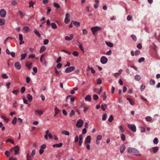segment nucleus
<instances>
[{
    "instance_id": "1",
    "label": "nucleus",
    "mask_w": 160,
    "mask_h": 160,
    "mask_svg": "<svg viewBox=\"0 0 160 160\" xmlns=\"http://www.w3.org/2000/svg\"><path fill=\"white\" fill-rule=\"evenodd\" d=\"M127 151L129 155L138 157H140L141 156L139 151L135 148L129 147L128 148Z\"/></svg>"
},
{
    "instance_id": "2",
    "label": "nucleus",
    "mask_w": 160,
    "mask_h": 160,
    "mask_svg": "<svg viewBox=\"0 0 160 160\" xmlns=\"http://www.w3.org/2000/svg\"><path fill=\"white\" fill-rule=\"evenodd\" d=\"M128 128L133 132H135L136 131V128L134 124H129L128 125Z\"/></svg>"
},
{
    "instance_id": "3",
    "label": "nucleus",
    "mask_w": 160,
    "mask_h": 160,
    "mask_svg": "<svg viewBox=\"0 0 160 160\" xmlns=\"http://www.w3.org/2000/svg\"><path fill=\"white\" fill-rule=\"evenodd\" d=\"M91 30L92 34L94 35L95 34V33L97 31L101 30V28L97 26L93 27L91 28Z\"/></svg>"
},
{
    "instance_id": "4",
    "label": "nucleus",
    "mask_w": 160,
    "mask_h": 160,
    "mask_svg": "<svg viewBox=\"0 0 160 160\" xmlns=\"http://www.w3.org/2000/svg\"><path fill=\"white\" fill-rule=\"evenodd\" d=\"M70 98V103L72 105L74 103L75 98L73 97H72L71 95H68L67 96L66 98V101H67L68 99Z\"/></svg>"
},
{
    "instance_id": "5",
    "label": "nucleus",
    "mask_w": 160,
    "mask_h": 160,
    "mask_svg": "<svg viewBox=\"0 0 160 160\" xmlns=\"http://www.w3.org/2000/svg\"><path fill=\"white\" fill-rule=\"evenodd\" d=\"M75 69V68L74 66L70 67L67 68L65 70V72L66 73H69L73 71Z\"/></svg>"
},
{
    "instance_id": "6",
    "label": "nucleus",
    "mask_w": 160,
    "mask_h": 160,
    "mask_svg": "<svg viewBox=\"0 0 160 160\" xmlns=\"http://www.w3.org/2000/svg\"><path fill=\"white\" fill-rule=\"evenodd\" d=\"M70 15L69 13H67L65 15V18L64 20L65 23L68 24L70 22Z\"/></svg>"
},
{
    "instance_id": "7",
    "label": "nucleus",
    "mask_w": 160,
    "mask_h": 160,
    "mask_svg": "<svg viewBox=\"0 0 160 160\" xmlns=\"http://www.w3.org/2000/svg\"><path fill=\"white\" fill-rule=\"evenodd\" d=\"M83 123V121L81 119H79L78 121L76 126L78 128H81L82 126Z\"/></svg>"
},
{
    "instance_id": "8",
    "label": "nucleus",
    "mask_w": 160,
    "mask_h": 160,
    "mask_svg": "<svg viewBox=\"0 0 160 160\" xmlns=\"http://www.w3.org/2000/svg\"><path fill=\"white\" fill-rule=\"evenodd\" d=\"M108 59L105 56H102L100 59V62L101 63L103 64L106 63L108 62Z\"/></svg>"
},
{
    "instance_id": "9",
    "label": "nucleus",
    "mask_w": 160,
    "mask_h": 160,
    "mask_svg": "<svg viewBox=\"0 0 160 160\" xmlns=\"http://www.w3.org/2000/svg\"><path fill=\"white\" fill-rule=\"evenodd\" d=\"M6 14V12L5 10L3 9H2L0 10V16L2 18H4L5 17Z\"/></svg>"
},
{
    "instance_id": "10",
    "label": "nucleus",
    "mask_w": 160,
    "mask_h": 160,
    "mask_svg": "<svg viewBox=\"0 0 160 160\" xmlns=\"http://www.w3.org/2000/svg\"><path fill=\"white\" fill-rule=\"evenodd\" d=\"M14 67L17 70H20L21 68V65L19 62H17L14 63Z\"/></svg>"
},
{
    "instance_id": "11",
    "label": "nucleus",
    "mask_w": 160,
    "mask_h": 160,
    "mask_svg": "<svg viewBox=\"0 0 160 160\" xmlns=\"http://www.w3.org/2000/svg\"><path fill=\"white\" fill-rule=\"evenodd\" d=\"M20 150V148L18 145L16 146L13 148V150L15 152V155H16L19 153V151Z\"/></svg>"
},
{
    "instance_id": "12",
    "label": "nucleus",
    "mask_w": 160,
    "mask_h": 160,
    "mask_svg": "<svg viewBox=\"0 0 160 160\" xmlns=\"http://www.w3.org/2000/svg\"><path fill=\"white\" fill-rule=\"evenodd\" d=\"M91 138L90 136L88 135V136L86 138L85 141V143H89L91 142Z\"/></svg>"
},
{
    "instance_id": "13",
    "label": "nucleus",
    "mask_w": 160,
    "mask_h": 160,
    "mask_svg": "<svg viewBox=\"0 0 160 160\" xmlns=\"http://www.w3.org/2000/svg\"><path fill=\"white\" fill-rule=\"evenodd\" d=\"M126 149V147L125 145L124 144H122L121 145L120 148V152L121 153L123 152Z\"/></svg>"
},
{
    "instance_id": "14",
    "label": "nucleus",
    "mask_w": 160,
    "mask_h": 160,
    "mask_svg": "<svg viewBox=\"0 0 160 160\" xmlns=\"http://www.w3.org/2000/svg\"><path fill=\"white\" fill-rule=\"evenodd\" d=\"M35 112L36 114L40 116L41 115L43 114V111L39 110H35Z\"/></svg>"
},
{
    "instance_id": "15",
    "label": "nucleus",
    "mask_w": 160,
    "mask_h": 160,
    "mask_svg": "<svg viewBox=\"0 0 160 160\" xmlns=\"http://www.w3.org/2000/svg\"><path fill=\"white\" fill-rule=\"evenodd\" d=\"M32 63L29 62H27L25 64V66L27 67L28 69H30L32 67Z\"/></svg>"
},
{
    "instance_id": "16",
    "label": "nucleus",
    "mask_w": 160,
    "mask_h": 160,
    "mask_svg": "<svg viewBox=\"0 0 160 160\" xmlns=\"http://www.w3.org/2000/svg\"><path fill=\"white\" fill-rule=\"evenodd\" d=\"M74 35L73 34H72L70 35L69 37L68 36H66L65 39L67 41H70L72 40L73 38Z\"/></svg>"
},
{
    "instance_id": "17",
    "label": "nucleus",
    "mask_w": 160,
    "mask_h": 160,
    "mask_svg": "<svg viewBox=\"0 0 160 160\" xmlns=\"http://www.w3.org/2000/svg\"><path fill=\"white\" fill-rule=\"evenodd\" d=\"M90 70H91V72L93 74L95 73V71L93 69V68L92 67L90 68L89 66H88V67L87 71H89Z\"/></svg>"
},
{
    "instance_id": "18",
    "label": "nucleus",
    "mask_w": 160,
    "mask_h": 160,
    "mask_svg": "<svg viewBox=\"0 0 160 160\" xmlns=\"http://www.w3.org/2000/svg\"><path fill=\"white\" fill-rule=\"evenodd\" d=\"M127 99L128 101L132 105H134V104H135V103L134 102V101H133V100L129 98H127Z\"/></svg>"
},
{
    "instance_id": "19",
    "label": "nucleus",
    "mask_w": 160,
    "mask_h": 160,
    "mask_svg": "<svg viewBox=\"0 0 160 160\" xmlns=\"http://www.w3.org/2000/svg\"><path fill=\"white\" fill-rule=\"evenodd\" d=\"M63 145L62 143H60L58 144H56L53 145V147L54 148L55 147L60 148Z\"/></svg>"
},
{
    "instance_id": "20",
    "label": "nucleus",
    "mask_w": 160,
    "mask_h": 160,
    "mask_svg": "<svg viewBox=\"0 0 160 160\" xmlns=\"http://www.w3.org/2000/svg\"><path fill=\"white\" fill-rule=\"evenodd\" d=\"M72 22L73 23V24L74 26L77 27H79L80 25V23L78 22L72 21Z\"/></svg>"
},
{
    "instance_id": "21",
    "label": "nucleus",
    "mask_w": 160,
    "mask_h": 160,
    "mask_svg": "<svg viewBox=\"0 0 160 160\" xmlns=\"http://www.w3.org/2000/svg\"><path fill=\"white\" fill-rule=\"evenodd\" d=\"M5 21L3 18L0 19V26H3L5 24Z\"/></svg>"
},
{
    "instance_id": "22",
    "label": "nucleus",
    "mask_w": 160,
    "mask_h": 160,
    "mask_svg": "<svg viewBox=\"0 0 160 160\" xmlns=\"http://www.w3.org/2000/svg\"><path fill=\"white\" fill-rule=\"evenodd\" d=\"M46 49V48L45 46H41L39 51L40 53H42L45 51Z\"/></svg>"
},
{
    "instance_id": "23",
    "label": "nucleus",
    "mask_w": 160,
    "mask_h": 160,
    "mask_svg": "<svg viewBox=\"0 0 160 160\" xmlns=\"http://www.w3.org/2000/svg\"><path fill=\"white\" fill-rule=\"evenodd\" d=\"M26 157L27 160H32L33 158V157L30 156L28 153L27 154Z\"/></svg>"
},
{
    "instance_id": "24",
    "label": "nucleus",
    "mask_w": 160,
    "mask_h": 160,
    "mask_svg": "<svg viewBox=\"0 0 160 160\" xmlns=\"http://www.w3.org/2000/svg\"><path fill=\"white\" fill-rule=\"evenodd\" d=\"M22 30L25 32H27L28 31H29L30 32V30H29V28L28 26H24L22 28Z\"/></svg>"
},
{
    "instance_id": "25",
    "label": "nucleus",
    "mask_w": 160,
    "mask_h": 160,
    "mask_svg": "<svg viewBox=\"0 0 160 160\" xmlns=\"http://www.w3.org/2000/svg\"><path fill=\"white\" fill-rule=\"evenodd\" d=\"M61 133L62 134L65 135L67 136H69L70 134L69 132L66 130H63L61 132Z\"/></svg>"
},
{
    "instance_id": "26",
    "label": "nucleus",
    "mask_w": 160,
    "mask_h": 160,
    "mask_svg": "<svg viewBox=\"0 0 160 160\" xmlns=\"http://www.w3.org/2000/svg\"><path fill=\"white\" fill-rule=\"evenodd\" d=\"M158 149L159 148L158 147H154L152 148V151L153 153H155L157 152Z\"/></svg>"
},
{
    "instance_id": "27",
    "label": "nucleus",
    "mask_w": 160,
    "mask_h": 160,
    "mask_svg": "<svg viewBox=\"0 0 160 160\" xmlns=\"http://www.w3.org/2000/svg\"><path fill=\"white\" fill-rule=\"evenodd\" d=\"M85 99L86 101L90 102L91 100V98L90 96L87 95L85 98Z\"/></svg>"
},
{
    "instance_id": "28",
    "label": "nucleus",
    "mask_w": 160,
    "mask_h": 160,
    "mask_svg": "<svg viewBox=\"0 0 160 160\" xmlns=\"http://www.w3.org/2000/svg\"><path fill=\"white\" fill-rule=\"evenodd\" d=\"M54 110L55 113L54 116L55 117L57 114H58L59 112V110L58 108L57 107H56L55 108Z\"/></svg>"
},
{
    "instance_id": "29",
    "label": "nucleus",
    "mask_w": 160,
    "mask_h": 160,
    "mask_svg": "<svg viewBox=\"0 0 160 160\" xmlns=\"http://www.w3.org/2000/svg\"><path fill=\"white\" fill-rule=\"evenodd\" d=\"M107 107V105L106 104H102L101 106V108L103 111L105 110Z\"/></svg>"
},
{
    "instance_id": "30",
    "label": "nucleus",
    "mask_w": 160,
    "mask_h": 160,
    "mask_svg": "<svg viewBox=\"0 0 160 160\" xmlns=\"http://www.w3.org/2000/svg\"><path fill=\"white\" fill-rule=\"evenodd\" d=\"M1 118L4 119V121L6 122H8L9 121V119L8 118H7L6 117L4 116H2Z\"/></svg>"
},
{
    "instance_id": "31",
    "label": "nucleus",
    "mask_w": 160,
    "mask_h": 160,
    "mask_svg": "<svg viewBox=\"0 0 160 160\" xmlns=\"http://www.w3.org/2000/svg\"><path fill=\"white\" fill-rule=\"evenodd\" d=\"M27 99H28L29 102H31L32 99V96L30 94H28L27 96Z\"/></svg>"
},
{
    "instance_id": "32",
    "label": "nucleus",
    "mask_w": 160,
    "mask_h": 160,
    "mask_svg": "<svg viewBox=\"0 0 160 160\" xmlns=\"http://www.w3.org/2000/svg\"><path fill=\"white\" fill-rule=\"evenodd\" d=\"M51 26L52 28L53 29H56L57 28L56 24L54 22L52 23Z\"/></svg>"
},
{
    "instance_id": "33",
    "label": "nucleus",
    "mask_w": 160,
    "mask_h": 160,
    "mask_svg": "<svg viewBox=\"0 0 160 160\" xmlns=\"http://www.w3.org/2000/svg\"><path fill=\"white\" fill-rule=\"evenodd\" d=\"M34 32L35 33V34L38 37H41V35L39 32L37 30V29H35L34 30Z\"/></svg>"
},
{
    "instance_id": "34",
    "label": "nucleus",
    "mask_w": 160,
    "mask_h": 160,
    "mask_svg": "<svg viewBox=\"0 0 160 160\" xmlns=\"http://www.w3.org/2000/svg\"><path fill=\"white\" fill-rule=\"evenodd\" d=\"M27 56L26 53L22 54L21 55V60H22L24 59Z\"/></svg>"
},
{
    "instance_id": "35",
    "label": "nucleus",
    "mask_w": 160,
    "mask_h": 160,
    "mask_svg": "<svg viewBox=\"0 0 160 160\" xmlns=\"http://www.w3.org/2000/svg\"><path fill=\"white\" fill-rule=\"evenodd\" d=\"M102 99L103 100H105L107 98V96L106 95V93L105 92H104L103 94L102 95Z\"/></svg>"
},
{
    "instance_id": "36",
    "label": "nucleus",
    "mask_w": 160,
    "mask_h": 160,
    "mask_svg": "<svg viewBox=\"0 0 160 160\" xmlns=\"http://www.w3.org/2000/svg\"><path fill=\"white\" fill-rule=\"evenodd\" d=\"M120 136L121 140L123 141H124L126 139L125 135L123 134H122Z\"/></svg>"
},
{
    "instance_id": "37",
    "label": "nucleus",
    "mask_w": 160,
    "mask_h": 160,
    "mask_svg": "<svg viewBox=\"0 0 160 160\" xmlns=\"http://www.w3.org/2000/svg\"><path fill=\"white\" fill-rule=\"evenodd\" d=\"M134 78L136 80L139 81L140 80L141 78L139 75H137L135 76Z\"/></svg>"
},
{
    "instance_id": "38",
    "label": "nucleus",
    "mask_w": 160,
    "mask_h": 160,
    "mask_svg": "<svg viewBox=\"0 0 160 160\" xmlns=\"http://www.w3.org/2000/svg\"><path fill=\"white\" fill-rule=\"evenodd\" d=\"M131 37L134 41H136L137 40V38L136 36L134 35H132L131 36Z\"/></svg>"
},
{
    "instance_id": "39",
    "label": "nucleus",
    "mask_w": 160,
    "mask_h": 160,
    "mask_svg": "<svg viewBox=\"0 0 160 160\" xmlns=\"http://www.w3.org/2000/svg\"><path fill=\"white\" fill-rule=\"evenodd\" d=\"M49 132V131L48 130H47L46 132V134L44 136V138L46 140H48V134Z\"/></svg>"
},
{
    "instance_id": "40",
    "label": "nucleus",
    "mask_w": 160,
    "mask_h": 160,
    "mask_svg": "<svg viewBox=\"0 0 160 160\" xmlns=\"http://www.w3.org/2000/svg\"><path fill=\"white\" fill-rule=\"evenodd\" d=\"M18 12L21 18H22L25 16V14H24L22 11L19 10V11Z\"/></svg>"
},
{
    "instance_id": "41",
    "label": "nucleus",
    "mask_w": 160,
    "mask_h": 160,
    "mask_svg": "<svg viewBox=\"0 0 160 160\" xmlns=\"http://www.w3.org/2000/svg\"><path fill=\"white\" fill-rule=\"evenodd\" d=\"M107 117V115L106 113L104 114L103 116L102 117V120L103 121L105 120Z\"/></svg>"
},
{
    "instance_id": "42",
    "label": "nucleus",
    "mask_w": 160,
    "mask_h": 160,
    "mask_svg": "<svg viewBox=\"0 0 160 160\" xmlns=\"http://www.w3.org/2000/svg\"><path fill=\"white\" fill-rule=\"evenodd\" d=\"M107 45L110 47H112L113 46V44L112 43L110 42H106Z\"/></svg>"
},
{
    "instance_id": "43",
    "label": "nucleus",
    "mask_w": 160,
    "mask_h": 160,
    "mask_svg": "<svg viewBox=\"0 0 160 160\" xmlns=\"http://www.w3.org/2000/svg\"><path fill=\"white\" fill-rule=\"evenodd\" d=\"M93 98L94 100L96 101L98 99V97L97 95L96 94H94L93 95Z\"/></svg>"
},
{
    "instance_id": "44",
    "label": "nucleus",
    "mask_w": 160,
    "mask_h": 160,
    "mask_svg": "<svg viewBox=\"0 0 160 160\" xmlns=\"http://www.w3.org/2000/svg\"><path fill=\"white\" fill-rule=\"evenodd\" d=\"M9 142H10V143L12 144H13L14 143V142L11 139H9L6 141V143H8Z\"/></svg>"
},
{
    "instance_id": "45",
    "label": "nucleus",
    "mask_w": 160,
    "mask_h": 160,
    "mask_svg": "<svg viewBox=\"0 0 160 160\" xmlns=\"http://www.w3.org/2000/svg\"><path fill=\"white\" fill-rule=\"evenodd\" d=\"M17 120V118L16 117H15L13 119L12 121V123L14 125L16 123Z\"/></svg>"
},
{
    "instance_id": "46",
    "label": "nucleus",
    "mask_w": 160,
    "mask_h": 160,
    "mask_svg": "<svg viewBox=\"0 0 160 160\" xmlns=\"http://www.w3.org/2000/svg\"><path fill=\"white\" fill-rule=\"evenodd\" d=\"M75 112L74 110H72L69 114V115L71 117H72L75 115Z\"/></svg>"
},
{
    "instance_id": "47",
    "label": "nucleus",
    "mask_w": 160,
    "mask_h": 160,
    "mask_svg": "<svg viewBox=\"0 0 160 160\" xmlns=\"http://www.w3.org/2000/svg\"><path fill=\"white\" fill-rule=\"evenodd\" d=\"M113 119V116L112 115H111L109 117L108 120L109 122H111Z\"/></svg>"
},
{
    "instance_id": "48",
    "label": "nucleus",
    "mask_w": 160,
    "mask_h": 160,
    "mask_svg": "<svg viewBox=\"0 0 160 160\" xmlns=\"http://www.w3.org/2000/svg\"><path fill=\"white\" fill-rule=\"evenodd\" d=\"M53 5L55 7L58 8H59L60 7V5L58 3L56 2H54V3Z\"/></svg>"
},
{
    "instance_id": "49",
    "label": "nucleus",
    "mask_w": 160,
    "mask_h": 160,
    "mask_svg": "<svg viewBox=\"0 0 160 160\" xmlns=\"http://www.w3.org/2000/svg\"><path fill=\"white\" fill-rule=\"evenodd\" d=\"M146 120L148 122H150L152 120L150 116H147L146 118Z\"/></svg>"
},
{
    "instance_id": "50",
    "label": "nucleus",
    "mask_w": 160,
    "mask_h": 160,
    "mask_svg": "<svg viewBox=\"0 0 160 160\" xmlns=\"http://www.w3.org/2000/svg\"><path fill=\"white\" fill-rule=\"evenodd\" d=\"M1 77L3 78V79H5V78H8V77L7 76V75L6 74H3L1 75Z\"/></svg>"
},
{
    "instance_id": "51",
    "label": "nucleus",
    "mask_w": 160,
    "mask_h": 160,
    "mask_svg": "<svg viewBox=\"0 0 160 160\" xmlns=\"http://www.w3.org/2000/svg\"><path fill=\"white\" fill-rule=\"evenodd\" d=\"M140 128L141 132H145L146 130L144 128L142 127H140Z\"/></svg>"
},
{
    "instance_id": "52",
    "label": "nucleus",
    "mask_w": 160,
    "mask_h": 160,
    "mask_svg": "<svg viewBox=\"0 0 160 160\" xmlns=\"http://www.w3.org/2000/svg\"><path fill=\"white\" fill-rule=\"evenodd\" d=\"M150 85H154L155 84V81L152 79H151L150 81Z\"/></svg>"
},
{
    "instance_id": "53",
    "label": "nucleus",
    "mask_w": 160,
    "mask_h": 160,
    "mask_svg": "<svg viewBox=\"0 0 160 160\" xmlns=\"http://www.w3.org/2000/svg\"><path fill=\"white\" fill-rule=\"evenodd\" d=\"M72 54L75 56L77 57L78 56L79 53L78 52L75 51L73 52Z\"/></svg>"
},
{
    "instance_id": "54",
    "label": "nucleus",
    "mask_w": 160,
    "mask_h": 160,
    "mask_svg": "<svg viewBox=\"0 0 160 160\" xmlns=\"http://www.w3.org/2000/svg\"><path fill=\"white\" fill-rule=\"evenodd\" d=\"M102 136L101 135H98L96 138V139L98 140H101L102 139Z\"/></svg>"
},
{
    "instance_id": "55",
    "label": "nucleus",
    "mask_w": 160,
    "mask_h": 160,
    "mask_svg": "<svg viewBox=\"0 0 160 160\" xmlns=\"http://www.w3.org/2000/svg\"><path fill=\"white\" fill-rule=\"evenodd\" d=\"M19 92V90H14L13 91H12V93L15 94V95H17L18 94V93Z\"/></svg>"
},
{
    "instance_id": "56",
    "label": "nucleus",
    "mask_w": 160,
    "mask_h": 160,
    "mask_svg": "<svg viewBox=\"0 0 160 160\" xmlns=\"http://www.w3.org/2000/svg\"><path fill=\"white\" fill-rule=\"evenodd\" d=\"M154 143L155 144H157L158 143V138H155L153 141Z\"/></svg>"
},
{
    "instance_id": "57",
    "label": "nucleus",
    "mask_w": 160,
    "mask_h": 160,
    "mask_svg": "<svg viewBox=\"0 0 160 160\" xmlns=\"http://www.w3.org/2000/svg\"><path fill=\"white\" fill-rule=\"evenodd\" d=\"M11 4L13 6L16 5L18 4L17 2L16 1L13 0L11 2Z\"/></svg>"
},
{
    "instance_id": "58",
    "label": "nucleus",
    "mask_w": 160,
    "mask_h": 160,
    "mask_svg": "<svg viewBox=\"0 0 160 160\" xmlns=\"http://www.w3.org/2000/svg\"><path fill=\"white\" fill-rule=\"evenodd\" d=\"M22 119L20 118H19L18 119V123L19 125H21L22 122Z\"/></svg>"
},
{
    "instance_id": "59",
    "label": "nucleus",
    "mask_w": 160,
    "mask_h": 160,
    "mask_svg": "<svg viewBox=\"0 0 160 160\" xmlns=\"http://www.w3.org/2000/svg\"><path fill=\"white\" fill-rule=\"evenodd\" d=\"M140 52L139 50H137L135 52V55L136 56H138V55H139L140 54Z\"/></svg>"
},
{
    "instance_id": "60",
    "label": "nucleus",
    "mask_w": 160,
    "mask_h": 160,
    "mask_svg": "<svg viewBox=\"0 0 160 160\" xmlns=\"http://www.w3.org/2000/svg\"><path fill=\"white\" fill-rule=\"evenodd\" d=\"M5 154L8 157H9L10 155V152L8 151H6L5 152Z\"/></svg>"
},
{
    "instance_id": "61",
    "label": "nucleus",
    "mask_w": 160,
    "mask_h": 160,
    "mask_svg": "<svg viewBox=\"0 0 160 160\" xmlns=\"http://www.w3.org/2000/svg\"><path fill=\"white\" fill-rule=\"evenodd\" d=\"M137 48L139 49H141L142 48V44L141 43H139L137 46Z\"/></svg>"
},
{
    "instance_id": "62",
    "label": "nucleus",
    "mask_w": 160,
    "mask_h": 160,
    "mask_svg": "<svg viewBox=\"0 0 160 160\" xmlns=\"http://www.w3.org/2000/svg\"><path fill=\"white\" fill-rule=\"evenodd\" d=\"M102 80L101 79L98 78L97 80V84H99L102 83Z\"/></svg>"
},
{
    "instance_id": "63",
    "label": "nucleus",
    "mask_w": 160,
    "mask_h": 160,
    "mask_svg": "<svg viewBox=\"0 0 160 160\" xmlns=\"http://www.w3.org/2000/svg\"><path fill=\"white\" fill-rule=\"evenodd\" d=\"M145 59L144 58H141L140 59H139L138 60V62L139 63H141L142 62H143L144 60Z\"/></svg>"
},
{
    "instance_id": "64",
    "label": "nucleus",
    "mask_w": 160,
    "mask_h": 160,
    "mask_svg": "<svg viewBox=\"0 0 160 160\" xmlns=\"http://www.w3.org/2000/svg\"><path fill=\"white\" fill-rule=\"evenodd\" d=\"M145 85L142 84L140 87V90L142 92L145 89Z\"/></svg>"
}]
</instances>
